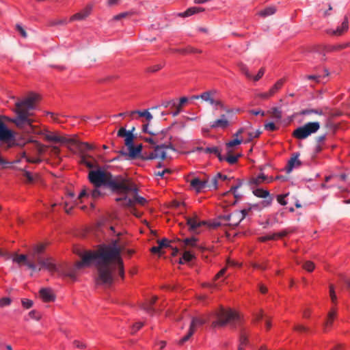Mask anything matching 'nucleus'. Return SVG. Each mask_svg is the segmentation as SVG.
<instances>
[{"instance_id":"17","label":"nucleus","mask_w":350,"mask_h":350,"mask_svg":"<svg viewBox=\"0 0 350 350\" xmlns=\"http://www.w3.org/2000/svg\"><path fill=\"white\" fill-rule=\"evenodd\" d=\"M46 245L43 243L37 244L33 246L31 252L29 253V257L36 263L38 260L39 257H42V254L45 250Z\"/></svg>"},{"instance_id":"40","label":"nucleus","mask_w":350,"mask_h":350,"mask_svg":"<svg viewBox=\"0 0 350 350\" xmlns=\"http://www.w3.org/2000/svg\"><path fill=\"white\" fill-rule=\"evenodd\" d=\"M271 113L272 114V117L277 120H280L282 118V112L278 107L271 109Z\"/></svg>"},{"instance_id":"53","label":"nucleus","mask_w":350,"mask_h":350,"mask_svg":"<svg viewBox=\"0 0 350 350\" xmlns=\"http://www.w3.org/2000/svg\"><path fill=\"white\" fill-rule=\"evenodd\" d=\"M264 126L265 129L269 131H274L278 129L275 124L272 122H266Z\"/></svg>"},{"instance_id":"7","label":"nucleus","mask_w":350,"mask_h":350,"mask_svg":"<svg viewBox=\"0 0 350 350\" xmlns=\"http://www.w3.org/2000/svg\"><path fill=\"white\" fill-rule=\"evenodd\" d=\"M320 128L318 122H308L298 127L293 132V136L299 139H304L312 133H316Z\"/></svg>"},{"instance_id":"62","label":"nucleus","mask_w":350,"mask_h":350,"mask_svg":"<svg viewBox=\"0 0 350 350\" xmlns=\"http://www.w3.org/2000/svg\"><path fill=\"white\" fill-rule=\"evenodd\" d=\"M264 74H265V69L260 68L258 70L257 75L255 77H254V78H253L254 81H258L264 75Z\"/></svg>"},{"instance_id":"9","label":"nucleus","mask_w":350,"mask_h":350,"mask_svg":"<svg viewBox=\"0 0 350 350\" xmlns=\"http://www.w3.org/2000/svg\"><path fill=\"white\" fill-rule=\"evenodd\" d=\"M42 136L46 142L59 145L68 144L70 137V136L62 135L59 132L51 131H44Z\"/></svg>"},{"instance_id":"63","label":"nucleus","mask_w":350,"mask_h":350,"mask_svg":"<svg viewBox=\"0 0 350 350\" xmlns=\"http://www.w3.org/2000/svg\"><path fill=\"white\" fill-rule=\"evenodd\" d=\"M142 326L143 323L142 322H137L133 325L131 332L135 333L138 331Z\"/></svg>"},{"instance_id":"48","label":"nucleus","mask_w":350,"mask_h":350,"mask_svg":"<svg viewBox=\"0 0 350 350\" xmlns=\"http://www.w3.org/2000/svg\"><path fill=\"white\" fill-rule=\"evenodd\" d=\"M197 239L195 237L187 238L184 240V243L187 245H191L192 247H196L197 245Z\"/></svg>"},{"instance_id":"51","label":"nucleus","mask_w":350,"mask_h":350,"mask_svg":"<svg viewBox=\"0 0 350 350\" xmlns=\"http://www.w3.org/2000/svg\"><path fill=\"white\" fill-rule=\"evenodd\" d=\"M260 133H261V132L259 130H256V131H252V132H249L247 133V135H248V139H247V141L250 142L253 139L258 137L259 135H260Z\"/></svg>"},{"instance_id":"57","label":"nucleus","mask_w":350,"mask_h":350,"mask_svg":"<svg viewBox=\"0 0 350 350\" xmlns=\"http://www.w3.org/2000/svg\"><path fill=\"white\" fill-rule=\"evenodd\" d=\"M272 201H273V197L269 195V197H267V198H265V200L262 201L261 203H262V205L263 207H267L271 204Z\"/></svg>"},{"instance_id":"42","label":"nucleus","mask_w":350,"mask_h":350,"mask_svg":"<svg viewBox=\"0 0 350 350\" xmlns=\"http://www.w3.org/2000/svg\"><path fill=\"white\" fill-rule=\"evenodd\" d=\"M240 156H241V154L230 155L228 157L223 156V158H224V161H226L230 165H234L237 162L238 159Z\"/></svg>"},{"instance_id":"2","label":"nucleus","mask_w":350,"mask_h":350,"mask_svg":"<svg viewBox=\"0 0 350 350\" xmlns=\"http://www.w3.org/2000/svg\"><path fill=\"white\" fill-rule=\"evenodd\" d=\"M212 315L215 317L217 319L212 322V327L213 328L222 327L227 324L235 325L237 323L240 321V316L237 312L232 310H225L224 308H221L219 310L213 312L206 317L193 318L191 322L189 332L187 335L183 336L180 340V344H183L187 341L193 334L196 329L208 322L211 319V316Z\"/></svg>"},{"instance_id":"56","label":"nucleus","mask_w":350,"mask_h":350,"mask_svg":"<svg viewBox=\"0 0 350 350\" xmlns=\"http://www.w3.org/2000/svg\"><path fill=\"white\" fill-rule=\"evenodd\" d=\"M170 241L166 239H162L161 240L158 241V244L161 245L162 248L170 247Z\"/></svg>"},{"instance_id":"21","label":"nucleus","mask_w":350,"mask_h":350,"mask_svg":"<svg viewBox=\"0 0 350 350\" xmlns=\"http://www.w3.org/2000/svg\"><path fill=\"white\" fill-rule=\"evenodd\" d=\"M187 224L189 226V230L191 231H194L195 230L200 228V226L205 225L206 221H200L198 219V217L196 215H195L193 217H187Z\"/></svg>"},{"instance_id":"12","label":"nucleus","mask_w":350,"mask_h":350,"mask_svg":"<svg viewBox=\"0 0 350 350\" xmlns=\"http://www.w3.org/2000/svg\"><path fill=\"white\" fill-rule=\"evenodd\" d=\"M15 133L12 130L9 129L5 124L0 120V141L9 143V146L11 147L14 144L10 142L14 141Z\"/></svg>"},{"instance_id":"22","label":"nucleus","mask_w":350,"mask_h":350,"mask_svg":"<svg viewBox=\"0 0 350 350\" xmlns=\"http://www.w3.org/2000/svg\"><path fill=\"white\" fill-rule=\"evenodd\" d=\"M142 148V145H138L137 146H134V145H133L131 148H129L128 149L129 151V153H127L126 152H125L123 150H120L119 152L122 156H125V157L129 156L131 158H135L137 157V155H139L141 153Z\"/></svg>"},{"instance_id":"16","label":"nucleus","mask_w":350,"mask_h":350,"mask_svg":"<svg viewBox=\"0 0 350 350\" xmlns=\"http://www.w3.org/2000/svg\"><path fill=\"white\" fill-rule=\"evenodd\" d=\"M300 154L299 152H294L290 159L288 161L286 166L284 168L285 172L287 174L291 173L293 169L298 168L301 166V162L299 159Z\"/></svg>"},{"instance_id":"55","label":"nucleus","mask_w":350,"mask_h":350,"mask_svg":"<svg viewBox=\"0 0 350 350\" xmlns=\"http://www.w3.org/2000/svg\"><path fill=\"white\" fill-rule=\"evenodd\" d=\"M215 109H217L218 108L224 109V105L222 103L221 101L219 100H214L213 103L211 104Z\"/></svg>"},{"instance_id":"27","label":"nucleus","mask_w":350,"mask_h":350,"mask_svg":"<svg viewBox=\"0 0 350 350\" xmlns=\"http://www.w3.org/2000/svg\"><path fill=\"white\" fill-rule=\"evenodd\" d=\"M129 116L133 118V116L135 114H138L140 117H144L146 119L150 122L152 119V114L148 111V109H145L144 111L135 110L131 111L129 113Z\"/></svg>"},{"instance_id":"41","label":"nucleus","mask_w":350,"mask_h":350,"mask_svg":"<svg viewBox=\"0 0 350 350\" xmlns=\"http://www.w3.org/2000/svg\"><path fill=\"white\" fill-rule=\"evenodd\" d=\"M80 163L85 165L88 168L94 167V164L87 159L86 154H82L80 157Z\"/></svg>"},{"instance_id":"39","label":"nucleus","mask_w":350,"mask_h":350,"mask_svg":"<svg viewBox=\"0 0 350 350\" xmlns=\"http://www.w3.org/2000/svg\"><path fill=\"white\" fill-rule=\"evenodd\" d=\"M239 68L241 70V72L244 74L247 78L251 79L252 77V75L249 72L248 68L247 66L243 63H239L238 64Z\"/></svg>"},{"instance_id":"38","label":"nucleus","mask_w":350,"mask_h":350,"mask_svg":"<svg viewBox=\"0 0 350 350\" xmlns=\"http://www.w3.org/2000/svg\"><path fill=\"white\" fill-rule=\"evenodd\" d=\"M284 235H285L284 232H280V233L273 234L271 235H267V236L262 237L260 238V239L261 241H267V240H273V239H275L277 238H280V237H282Z\"/></svg>"},{"instance_id":"1","label":"nucleus","mask_w":350,"mask_h":350,"mask_svg":"<svg viewBox=\"0 0 350 350\" xmlns=\"http://www.w3.org/2000/svg\"><path fill=\"white\" fill-rule=\"evenodd\" d=\"M94 262L97 268L96 284L109 285L113 282V271L117 267L119 275L124 278V270L120 250L115 241L113 245H103L96 251H90L83 255L81 260L76 262L75 268L79 269Z\"/></svg>"},{"instance_id":"5","label":"nucleus","mask_w":350,"mask_h":350,"mask_svg":"<svg viewBox=\"0 0 350 350\" xmlns=\"http://www.w3.org/2000/svg\"><path fill=\"white\" fill-rule=\"evenodd\" d=\"M125 186L126 189H120L118 193L124 194L122 198H116V201L121 202V204L125 206H133L135 204L144 205L147 200L146 198L138 196V189L135 185L128 183L125 178Z\"/></svg>"},{"instance_id":"29","label":"nucleus","mask_w":350,"mask_h":350,"mask_svg":"<svg viewBox=\"0 0 350 350\" xmlns=\"http://www.w3.org/2000/svg\"><path fill=\"white\" fill-rule=\"evenodd\" d=\"M348 20L347 18H345L344 21L341 24V26L337 27L336 30H333L332 33L335 36H340L348 29Z\"/></svg>"},{"instance_id":"58","label":"nucleus","mask_w":350,"mask_h":350,"mask_svg":"<svg viewBox=\"0 0 350 350\" xmlns=\"http://www.w3.org/2000/svg\"><path fill=\"white\" fill-rule=\"evenodd\" d=\"M59 276H68L71 278H75V273L73 271H69L68 272L64 271L63 267H62V274H58Z\"/></svg>"},{"instance_id":"24","label":"nucleus","mask_w":350,"mask_h":350,"mask_svg":"<svg viewBox=\"0 0 350 350\" xmlns=\"http://www.w3.org/2000/svg\"><path fill=\"white\" fill-rule=\"evenodd\" d=\"M204 153L207 154H215L219 161H224L223 156L221 154V150L217 146L206 147Z\"/></svg>"},{"instance_id":"6","label":"nucleus","mask_w":350,"mask_h":350,"mask_svg":"<svg viewBox=\"0 0 350 350\" xmlns=\"http://www.w3.org/2000/svg\"><path fill=\"white\" fill-rule=\"evenodd\" d=\"M170 150L172 151L175 150V148L172 146L171 144L157 145L154 150L148 155H143L142 159L144 160L155 159H161L164 160L168 157L167 152Z\"/></svg>"},{"instance_id":"23","label":"nucleus","mask_w":350,"mask_h":350,"mask_svg":"<svg viewBox=\"0 0 350 350\" xmlns=\"http://www.w3.org/2000/svg\"><path fill=\"white\" fill-rule=\"evenodd\" d=\"M229 126V121L226 119V115L221 116V118L216 120L211 123L210 126L212 129H226Z\"/></svg>"},{"instance_id":"31","label":"nucleus","mask_w":350,"mask_h":350,"mask_svg":"<svg viewBox=\"0 0 350 350\" xmlns=\"http://www.w3.org/2000/svg\"><path fill=\"white\" fill-rule=\"evenodd\" d=\"M276 8L274 6H270L265 8L258 12V15L262 17H267L275 13Z\"/></svg>"},{"instance_id":"34","label":"nucleus","mask_w":350,"mask_h":350,"mask_svg":"<svg viewBox=\"0 0 350 350\" xmlns=\"http://www.w3.org/2000/svg\"><path fill=\"white\" fill-rule=\"evenodd\" d=\"M284 80L281 79L278 80L270 89L269 94L273 96L280 89L282 88L284 84Z\"/></svg>"},{"instance_id":"13","label":"nucleus","mask_w":350,"mask_h":350,"mask_svg":"<svg viewBox=\"0 0 350 350\" xmlns=\"http://www.w3.org/2000/svg\"><path fill=\"white\" fill-rule=\"evenodd\" d=\"M68 144L75 146L79 152L82 154H85V152L88 150L94 149V146L88 142H82L78 140L76 136H70Z\"/></svg>"},{"instance_id":"59","label":"nucleus","mask_w":350,"mask_h":350,"mask_svg":"<svg viewBox=\"0 0 350 350\" xmlns=\"http://www.w3.org/2000/svg\"><path fill=\"white\" fill-rule=\"evenodd\" d=\"M271 96H273L271 94H269V90L268 92H260L257 94L258 98H260L264 99V100L268 99Z\"/></svg>"},{"instance_id":"30","label":"nucleus","mask_w":350,"mask_h":350,"mask_svg":"<svg viewBox=\"0 0 350 350\" xmlns=\"http://www.w3.org/2000/svg\"><path fill=\"white\" fill-rule=\"evenodd\" d=\"M248 344L247 335L245 332H242L239 336V345L238 350H245V347Z\"/></svg>"},{"instance_id":"61","label":"nucleus","mask_w":350,"mask_h":350,"mask_svg":"<svg viewBox=\"0 0 350 350\" xmlns=\"http://www.w3.org/2000/svg\"><path fill=\"white\" fill-rule=\"evenodd\" d=\"M329 295L332 302L335 303L336 301V295L335 293L334 288L332 285H331L329 287Z\"/></svg>"},{"instance_id":"15","label":"nucleus","mask_w":350,"mask_h":350,"mask_svg":"<svg viewBox=\"0 0 350 350\" xmlns=\"http://www.w3.org/2000/svg\"><path fill=\"white\" fill-rule=\"evenodd\" d=\"M135 128L133 127L130 131H126L124 128H120L118 131V136L121 137H125V145L127 146L128 149L131 148L133 144V134Z\"/></svg>"},{"instance_id":"14","label":"nucleus","mask_w":350,"mask_h":350,"mask_svg":"<svg viewBox=\"0 0 350 350\" xmlns=\"http://www.w3.org/2000/svg\"><path fill=\"white\" fill-rule=\"evenodd\" d=\"M102 195L103 193L101 192L100 187H95V188L93 189H87L86 187H84L79 193L78 199L80 200L81 202H83V198H92L93 199H96L100 197Z\"/></svg>"},{"instance_id":"4","label":"nucleus","mask_w":350,"mask_h":350,"mask_svg":"<svg viewBox=\"0 0 350 350\" xmlns=\"http://www.w3.org/2000/svg\"><path fill=\"white\" fill-rule=\"evenodd\" d=\"M37 99V94H31L23 100L16 103L15 112L16 116L12 121L18 127L27 128L29 130L33 129L32 123L33 120L30 118L32 114L30 111L35 109V103Z\"/></svg>"},{"instance_id":"64","label":"nucleus","mask_w":350,"mask_h":350,"mask_svg":"<svg viewBox=\"0 0 350 350\" xmlns=\"http://www.w3.org/2000/svg\"><path fill=\"white\" fill-rule=\"evenodd\" d=\"M250 113L254 116L260 115L262 116H264L265 115V112L260 109H252L250 111Z\"/></svg>"},{"instance_id":"37","label":"nucleus","mask_w":350,"mask_h":350,"mask_svg":"<svg viewBox=\"0 0 350 350\" xmlns=\"http://www.w3.org/2000/svg\"><path fill=\"white\" fill-rule=\"evenodd\" d=\"M336 315V311L335 310L332 309L329 312L327 319L325 323V328L331 326Z\"/></svg>"},{"instance_id":"3","label":"nucleus","mask_w":350,"mask_h":350,"mask_svg":"<svg viewBox=\"0 0 350 350\" xmlns=\"http://www.w3.org/2000/svg\"><path fill=\"white\" fill-rule=\"evenodd\" d=\"M88 178L94 187H100L103 185L109 188L112 191L118 193L120 189H126L125 178L122 176H113L110 172L99 168L89 172Z\"/></svg>"},{"instance_id":"35","label":"nucleus","mask_w":350,"mask_h":350,"mask_svg":"<svg viewBox=\"0 0 350 350\" xmlns=\"http://www.w3.org/2000/svg\"><path fill=\"white\" fill-rule=\"evenodd\" d=\"M194 256L189 251H186L183 253L182 257L179 259V264H184L185 262L191 261L193 258Z\"/></svg>"},{"instance_id":"46","label":"nucleus","mask_w":350,"mask_h":350,"mask_svg":"<svg viewBox=\"0 0 350 350\" xmlns=\"http://www.w3.org/2000/svg\"><path fill=\"white\" fill-rule=\"evenodd\" d=\"M311 113H316L319 115H323V111L321 109L317 110V109H304L302 111L301 114L302 115H309Z\"/></svg>"},{"instance_id":"44","label":"nucleus","mask_w":350,"mask_h":350,"mask_svg":"<svg viewBox=\"0 0 350 350\" xmlns=\"http://www.w3.org/2000/svg\"><path fill=\"white\" fill-rule=\"evenodd\" d=\"M208 183L207 185V187L211 190L212 189H215L217 187V175L212 178L211 180H208Z\"/></svg>"},{"instance_id":"18","label":"nucleus","mask_w":350,"mask_h":350,"mask_svg":"<svg viewBox=\"0 0 350 350\" xmlns=\"http://www.w3.org/2000/svg\"><path fill=\"white\" fill-rule=\"evenodd\" d=\"M208 180H201L199 178H194L190 180L191 187L197 193H200L207 187Z\"/></svg>"},{"instance_id":"50","label":"nucleus","mask_w":350,"mask_h":350,"mask_svg":"<svg viewBox=\"0 0 350 350\" xmlns=\"http://www.w3.org/2000/svg\"><path fill=\"white\" fill-rule=\"evenodd\" d=\"M303 267L304 269L307 270L309 272H311L314 269V264L312 261H306L304 262Z\"/></svg>"},{"instance_id":"54","label":"nucleus","mask_w":350,"mask_h":350,"mask_svg":"<svg viewBox=\"0 0 350 350\" xmlns=\"http://www.w3.org/2000/svg\"><path fill=\"white\" fill-rule=\"evenodd\" d=\"M23 175L25 177L26 182L27 183H31L33 182V180H34L33 176L30 172L25 170Z\"/></svg>"},{"instance_id":"60","label":"nucleus","mask_w":350,"mask_h":350,"mask_svg":"<svg viewBox=\"0 0 350 350\" xmlns=\"http://www.w3.org/2000/svg\"><path fill=\"white\" fill-rule=\"evenodd\" d=\"M321 76L317 75H306L304 77V79H308V80H314L316 82H319Z\"/></svg>"},{"instance_id":"10","label":"nucleus","mask_w":350,"mask_h":350,"mask_svg":"<svg viewBox=\"0 0 350 350\" xmlns=\"http://www.w3.org/2000/svg\"><path fill=\"white\" fill-rule=\"evenodd\" d=\"M249 209L236 210L230 214L222 216L226 224L231 226H237L247 215Z\"/></svg>"},{"instance_id":"33","label":"nucleus","mask_w":350,"mask_h":350,"mask_svg":"<svg viewBox=\"0 0 350 350\" xmlns=\"http://www.w3.org/2000/svg\"><path fill=\"white\" fill-rule=\"evenodd\" d=\"M241 185H242V181L240 180H238L237 183L235 185L232 186L230 187V190L228 191V193H230V192L232 193L236 199H237V200L240 199L241 196L239 193H238L237 192V191L239 188H240L241 187Z\"/></svg>"},{"instance_id":"43","label":"nucleus","mask_w":350,"mask_h":350,"mask_svg":"<svg viewBox=\"0 0 350 350\" xmlns=\"http://www.w3.org/2000/svg\"><path fill=\"white\" fill-rule=\"evenodd\" d=\"M22 157L26 159V161L31 163H40L42 159L39 157H30L26 156L25 152H23Z\"/></svg>"},{"instance_id":"32","label":"nucleus","mask_w":350,"mask_h":350,"mask_svg":"<svg viewBox=\"0 0 350 350\" xmlns=\"http://www.w3.org/2000/svg\"><path fill=\"white\" fill-rule=\"evenodd\" d=\"M253 193L255 196L260 198H267L269 197V191L266 189H263L261 188L256 189L253 190Z\"/></svg>"},{"instance_id":"36","label":"nucleus","mask_w":350,"mask_h":350,"mask_svg":"<svg viewBox=\"0 0 350 350\" xmlns=\"http://www.w3.org/2000/svg\"><path fill=\"white\" fill-rule=\"evenodd\" d=\"M157 297L156 296L152 297L149 304H146L143 306V309L146 310L148 313L152 314L153 312L152 305L156 302Z\"/></svg>"},{"instance_id":"47","label":"nucleus","mask_w":350,"mask_h":350,"mask_svg":"<svg viewBox=\"0 0 350 350\" xmlns=\"http://www.w3.org/2000/svg\"><path fill=\"white\" fill-rule=\"evenodd\" d=\"M12 299L10 297H2L0 299V307L3 308L11 304Z\"/></svg>"},{"instance_id":"8","label":"nucleus","mask_w":350,"mask_h":350,"mask_svg":"<svg viewBox=\"0 0 350 350\" xmlns=\"http://www.w3.org/2000/svg\"><path fill=\"white\" fill-rule=\"evenodd\" d=\"M36 265L37 269L36 271L45 269L51 273H57V274H62V265L56 264L54 259L51 257H39Z\"/></svg>"},{"instance_id":"26","label":"nucleus","mask_w":350,"mask_h":350,"mask_svg":"<svg viewBox=\"0 0 350 350\" xmlns=\"http://www.w3.org/2000/svg\"><path fill=\"white\" fill-rule=\"evenodd\" d=\"M204 10V9L201 7H196V6L191 7V8H189L188 9H187L185 12L179 13L178 16H182V17H188V16H192L195 14L203 12Z\"/></svg>"},{"instance_id":"25","label":"nucleus","mask_w":350,"mask_h":350,"mask_svg":"<svg viewBox=\"0 0 350 350\" xmlns=\"http://www.w3.org/2000/svg\"><path fill=\"white\" fill-rule=\"evenodd\" d=\"M265 175L263 173H260L257 176L250 178L248 183L252 188H254V187L265 183Z\"/></svg>"},{"instance_id":"45","label":"nucleus","mask_w":350,"mask_h":350,"mask_svg":"<svg viewBox=\"0 0 350 350\" xmlns=\"http://www.w3.org/2000/svg\"><path fill=\"white\" fill-rule=\"evenodd\" d=\"M288 195V193L278 195L276 197L278 202L282 206L286 205L288 202L286 200V198Z\"/></svg>"},{"instance_id":"19","label":"nucleus","mask_w":350,"mask_h":350,"mask_svg":"<svg viewBox=\"0 0 350 350\" xmlns=\"http://www.w3.org/2000/svg\"><path fill=\"white\" fill-rule=\"evenodd\" d=\"M40 298L44 302L53 301L55 299V295L50 288H42L39 291Z\"/></svg>"},{"instance_id":"52","label":"nucleus","mask_w":350,"mask_h":350,"mask_svg":"<svg viewBox=\"0 0 350 350\" xmlns=\"http://www.w3.org/2000/svg\"><path fill=\"white\" fill-rule=\"evenodd\" d=\"M21 303L23 306L26 309L31 308L33 304V301L28 299H23Z\"/></svg>"},{"instance_id":"20","label":"nucleus","mask_w":350,"mask_h":350,"mask_svg":"<svg viewBox=\"0 0 350 350\" xmlns=\"http://www.w3.org/2000/svg\"><path fill=\"white\" fill-rule=\"evenodd\" d=\"M92 6L88 5L80 12L72 15L69 21H82L86 18L91 13Z\"/></svg>"},{"instance_id":"11","label":"nucleus","mask_w":350,"mask_h":350,"mask_svg":"<svg viewBox=\"0 0 350 350\" xmlns=\"http://www.w3.org/2000/svg\"><path fill=\"white\" fill-rule=\"evenodd\" d=\"M12 262L17 264L19 267L23 265H26L27 268L32 271L37 269L36 263H35L31 258H28V256L25 254H15L12 258Z\"/></svg>"},{"instance_id":"28","label":"nucleus","mask_w":350,"mask_h":350,"mask_svg":"<svg viewBox=\"0 0 350 350\" xmlns=\"http://www.w3.org/2000/svg\"><path fill=\"white\" fill-rule=\"evenodd\" d=\"M216 91L215 90H210L206 91L200 94V98H202L203 100L209 103L211 105L212 103H213L214 95L215 94Z\"/></svg>"},{"instance_id":"49","label":"nucleus","mask_w":350,"mask_h":350,"mask_svg":"<svg viewBox=\"0 0 350 350\" xmlns=\"http://www.w3.org/2000/svg\"><path fill=\"white\" fill-rule=\"evenodd\" d=\"M241 143H242V139H241L236 138V139H232V140L229 141L226 144V146L228 148H230L231 147H233L234 146L239 145Z\"/></svg>"}]
</instances>
